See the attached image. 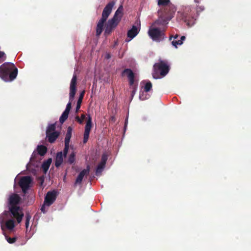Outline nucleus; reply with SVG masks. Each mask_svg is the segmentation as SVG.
<instances>
[{"label": "nucleus", "mask_w": 251, "mask_h": 251, "mask_svg": "<svg viewBox=\"0 0 251 251\" xmlns=\"http://www.w3.org/2000/svg\"><path fill=\"white\" fill-rule=\"evenodd\" d=\"M203 6L195 8L191 6L183 7L181 11L177 12V18L183 21L188 26L193 25L199 17V13L203 11Z\"/></svg>", "instance_id": "f257e3e1"}, {"label": "nucleus", "mask_w": 251, "mask_h": 251, "mask_svg": "<svg viewBox=\"0 0 251 251\" xmlns=\"http://www.w3.org/2000/svg\"><path fill=\"white\" fill-rule=\"evenodd\" d=\"M21 200L20 196L16 194H12L9 197L8 202L9 204V210L11 214L16 218L17 221L20 223L24 216V213L20 207L17 206Z\"/></svg>", "instance_id": "f03ea898"}, {"label": "nucleus", "mask_w": 251, "mask_h": 251, "mask_svg": "<svg viewBox=\"0 0 251 251\" xmlns=\"http://www.w3.org/2000/svg\"><path fill=\"white\" fill-rule=\"evenodd\" d=\"M18 74V69L13 63L6 62L0 66V77L5 81H12Z\"/></svg>", "instance_id": "7ed1b4c3"}, {"label": "nucleus", "mask_w": 251, "mask_h": 251, "mask_svg": "<svg viewBox=\"0 0 251 251\" xmlns=\"http://www.w3.org/2000/svg\"><path fill=\"white\" fill-rule=\"evenodd\" d=\"M157 4L159 6H168L169 7L170 10L167 15L160 17L155 22L157 25H166L174 17L176 9L173 5H171L170 0H158Z\"/></svg>", "instance_id": "20e7f679"}, {"label": "nucleus", "mask_w": 251, "mask_h": 251, "mask_svg": "<svg viewBox=\"0 0 251 251\" xmlns=\"http://www.w3.org/2000/svg\"><path fill=\"white\" fill-rule=\"evenodd\" d=\"M123 6L120 5L115 12L113 17L108 21L104 30L105 35L109 34L118 25L123 16Z\"/></svg>", "instance_id": "39448f33"}, {"label": "nucleus", "mask_w": 251, "mask_h": 251, "mask_svg": "<svg viewBox=\"0 0 251 251\" xmlns=\"http://www.w3.org/2000/svg\"><path fill=\"white\" fill-rule=\"evenodd\" d=\"M114 4L115 2L114 1H110L104 8L102 13L101 18L99 21L97 25V36H99L101 33L104 24L106 21L108 16L110 14Z\"/></svg>", "instance_id": "423d86ee"}, {"label": "nucleus", "mask_w": 251, "mask_h": 251, "mask_svg": "<svg viewBox=\"0 0 251 251\" xmlns=\"http://www.w3.org/2000/svg\"><path fill=\"white\" fill-rule=\"evenodd\" d=\"M169 67L167 63L164 61H160L153 66L152 77L154 79H158L164 77L169 72Z\"/></svg>", "instance_id": "0eeeda50"}, {"label": "nucleus", "mask_w": 251, "mask_h": 251, "mask_svg": "<svg viewBox=\"0 0 251 251\" xmlns=\"http://www.w3.org/2000/svg\"><path fill=\"white\" fill-rule=\"evenodd\" d=\"M76 75L74 74L72 78L70 86L69 100L70 101L67 103L64 111L69 113L71 108V101H72L75 97L76 93Z\"/></svg>", "instance_id": "6e6552de"}, {"label": "nucleus", "mask_w": 251, "mask_h": 251, "mask_svg": "<svg viewBox=\"0 0 251 251\" xmlns=\"http://www.w3.org/2000/svg\"><path fill=\"white\" fill-rule=\"evenodd\" d=\"M123 76L126 75L129 81V84L132 87L131 93V99L133 98L137 90V85H134L135 81V75L133 71L130 69H125L122 72Z\"/></svg>", "instance_id": "1a4fd4ad"}, {"label": "nucleus", "mask_w": 251, "mask_h": 251, "mask_svg": "<svg viewBox=\"0 0 251 251\" xmlns=\"http://www.w3.org/2000/svg\"><path fill=\"white\" fill-rule=\"evenodd\" d=\"M148 34L150 38L153 41L159 42L165 38L164 34L158 28H151L148 31Z\"/></svg>", "instance_id": "9d476101"}, {"label": "nucleus", "mask_w": 251, "mask_h": 251, "mask_svg": "<svg viewBox=\"0 0 251 251\" xmlns=\"http://www.w3.org/2000/svg\"><path fill=\"white\" fill-rule=\"evenodd\" d=\"M58 136L59 132L55 131V125H49L46 130V137L48 141L50 143H53Z\"/></svg>", "instance_id": "9b49d317"}, {"label": "nucleus", "mask_w": 251, "mask_h": 251, "mask_svg": "<svg viewBox=\"0 0 251 251\" xmlns=\"http://www.w3.org/2000/svg\"><path fill=\"white\" fill-rule=\"evenodd\" d=\"M140 21L137 20L132 28L128 30L127 33V37L129 39H126V42H129L133 39L139 32L140 30Z\"/></svg>", "instance_id": "f8f14e48"}, {"label": "nucleus", "mask_w": 251, "mask_h": 251, "mask_svg": "<svg viewBox=\"0 0 251 251\" xmlns=\"http://www.w3.org/2000/svg\"><path fill=\"white\" fill-rule=\"evenodd\" d=\"M32 181V179L30 176H25L21 178L19 181V185L24 193H25L29 189L31 186Z\"/></svg>", "instance_id": "ddd939ff"}, {"label": "nucleus", "mask_w": 251, "mask_h": 251, "mask_svg": "<svg viewBox=\"0 0 251 251\" xmlns=\"http://www.w3.org/2000/svg\"><path fill=\"white\" fill-rule=\"evenodd\" d=\"M57 196V193L55 190L48 192L45 196L44 201L45 204L47 205L48 207L50 206L56 200Z\"/></svg>", "instance_id": "4468645a"}, {"label": "nucleus", "mask_w": 251, "mask_h": 251, "mask_svg": "<svg viewBox=\"0 0 251 251\" xmlns=\"http://www.w3.org/2000/svg\"><path fill=\"white\" fill-rule=\"evenodd\" d=\"M4 213L0 215V224L1 228L2 230H4V228L8 229H12L15 225L13 219H9L6 221H5L4 218L3 217Z\"/></svg>", "instance_id": "2eb2a0df"}, {"label": "nucleus", "mask_w": 251, "mask_h": 251, "mask_svg": "<svg viewBox=\"0 0 251 251\" xmlns=\"http://www.w3.org/2000/svg\"><path fill=\"white\" fill-rule=\"evenodd\" d=\"M92 128V119L91 117L89 116L88 120L86 123L85 126V131L84 133L83 137V143L85 144L88 140L89 137V134Z\"/></svg>", "instance_id": "dca6fc26"}, {"label": "nucleus", "mask_w": 251, "mask_h": 251, "mask_svg": "<svg viewBox=\"0 0 251 251\" xmlns=\"http://www.w3.org/2000/svg\"><path fill=\"white\" fill-rule=\"evenodd\" d=\"M37 152L34 151L30 158V161H33L36 157V155L39 154L41 156H44L47 152V149L43 145H39L37 148Z\"/></svg>", "instance_id": "f3484780"}, {"label": "nucleus", "mask_w": 251, "mask_h": 251, "mask_svg": "<svg viewBox=\"0 0 251 251\" xmlns=\"http://www.w3.org/2000/svg\"><path fill=\"white\" fill-rule=\"evenodd\" d=\"M179 36L177 34L175 35H172L169 37L170 40H172V39L174 40L172 41V45L174 46L176 48H177L178 45H181L183 44V41L185 39V36H182L180 39H178Z\"/></svg>", "instance_id": "a211bd4d"}, {"label": "nucleus", "mask_w": 251, "mask_h": 251, "mask_svg": "<svg viewBox=\"0 0 251 251\" xmlns=\"http://www.w3.org/2000/svg\"><path fill=\"white\" fill-rule=\"evenodd\" d=\"M90 172V166L88 165L86 169L83 170L81 171L79 175H78L75 181V185H76L77 184H81V182L83 180V178L85 176H87L89 175Z\"/></svg>", "instance_id": "6ab92c4d"}, {"label": "nucleus", "mask_w": 251, "mask_h": 251, "mask_svg": "<svg viewBox=\"0 0 251 251\" xmlns=\"http://www.w3.org/2000/svg\"><path fill=\"white\" fill-rule=\"evenodd\" d=\"M63 153L62 151L57 152L55 159V165L58 167L60 166L63 162Z\"/></svg>", "instance_id": "aec40b11"}, {"label": "nucleus", "mask_w": 251, "mask_h": 251, "mask_svg": "<svg viewBox=\"0 0 251 251\" xmlns=\"http://www.w3.org/2000/svg\"><path fill=\"white\" fill-rule=\"evenodd\" d=\"M72 128L71 126H69L67 128V133L65 135L64 143L65 144H69L72 136Z\"/></svg>", "instance_id": "412c9836"}, {"label": "nucleus", "mask_w": 251, "mask_h": 251, "mask_svg": "<svg viewBox=\"0 0 251 251\" xmlns=\"http://www.w3.org/2000/svg\"><path fill=\"white\" fill-rule=\"evenodd\" d=\"M51 161L52 160L51 158H49L43 163L42 165V168L45 173H46L48 170L51 163Z\"/></svg>", "instance_id": "4be33fe9"}, {"label": "nucleus", "mask_w": 251, "mask_h": 251, "mask_svg": "<svg viewBox=\"0 0 251 251\" xmlns=\"http://www.w3.org/2000/svg\"><path fill=\"white\" fill-rule=\"evenodd\" d=\"M148 92H145V91L141 89L139 94V99L141 100H144L149 99L151 97V95Z\"/></svg>", "instance_id": "5701e85b"}, {"label": "nucleus", "mask_w": 251, "mask_h": 251, "mask_svg": "<svg viewBox=\"0 0 251 251\" xmlns=\"http://www.w3.org/2000/svg\"><path fill=\"white\" fill-rule=\"evenodd\" d=\"M85 92H82L79 95V98L77 101V104L76 106V111L77 112L80 108L81 104L82 101V99L84 97Z\"/></svg>", "instance_id": "b1692460"}, {"label": "nucleus", "mask_w": 251, "mask_h": 251, "mask_svg": "<svg viewBox=\"0 0 251 251\" xmlns=\"http://www.w3.org/2000/svg\"><path fill=\"white\" fill-rule=\"evenodd\" d=\"M105 166V164L100 163L96 168V175L97 176H99L100 174V173L102 172L103 170L104 169Z\"/></svg>", "instance_id": "393cba45"}, {"label": "nucleus", "mask_w": 251, "mask_h": 251, "mask_svg": "<svg viewBox=\"0 0 251 251\" xmlns=\"http://www.w3.org/2000/svg\"><path fill=\"white\" fill-rule=\"evenodd\" d=\"M75 152L73 151L71 153V154L69 155L67 162L69 163L70 164H72L74 163H75Z\"/></svg>", "instance_id": "a878e982"}, {"label": "nucleus", "mask_w": 251, "mask_h": 251, "mask_svg": "<svg viewBox=\"0 0 251 251\" xmlns=\"http://www.w3.org/2000/svg\"><path fill=\"white\" fill-rule=\"evenodd\" d=\"M152 88V84L150 81H148L146 82V84L143 88V90L145 91V92H150Z\"/></svg>", "instance_id": "bb28decb"}, {"label": "nucleus", "mask_w": 251, "mask_h": 251, "mask_svg": "<svg viewBox=\"0 0 251 251\" xmlns=\"http://www.w3.org/2000/svg\"><path fill=\"white\" fill-rule=\"evenodd\" d=\"M69 113L64 111L60 117L59 121L61 123H63L68 118Z\"/></svg>", "instance_id": "cd10ccee"}, {"label": "nucleus", "mask_w": 251, "mask_h": 251, "mask_svg": "<svg viewBox=\"0 0 251 251\" xmlns=\"http://www.w3.org/2000/svg\"><path fill=\"white\" fill-rule=\"evenodd\" d=\"M31 217L29 214L26 215V216H25L26 220H25V227H26V230L28 229V226L29 225V221L31 219Z\"/></svg>", "instance_id": "c85d7f7f"}, {"label": "nucleus", "mask_w": 251, "mask_h": 251, "mask_svg": "<svg viewBox=\"0 0 251 251\" xmlns=\"http://www.w3.org/2000/svg\"><path fill=\"white\" fill-rule=\"evenodd\" d=\"M69 148V144H65L64 149L63 150V151H62L63 153V155L64 157H66Z\"/></svg>", "instance_id": "c756f323"}, {"label": "nucleus", "mask_w": 251, "mask_h": 251, "mask_svg": "<svg viewBox=\"0 0 251 251\" xmlns=\"http://www.w3.org/2000/svg\"><path fill=\"white\" fill-rule=\"evenodd\" d=\"M107 160V155L106 154H103L102 155L101 159V161H100V163L105 165Z\"/></svg>", "instance_id": "7c9ffc66"}, {"label": "nucleus", "mask_w": 251, "mask_h": 251, "mask_svg": "<svg viewBox=\"0 0 251 251\" xmlns=\"http://www.w3.org/2000/svg\"><path fill=\"white\" fill-rule=\"evenodd\" d=\"M6 59V55L3 51H0V63Z\"/></svg>", "instance_id": "2f4dec72"}, {"label": "nucleus", "mask_w": 251, "mask_h": 251, "mask_svg": "<svg viewBox=\"0 0 251 251\" xmlns=\"http://www.w3.org/2000/svg\"><path fill=\"white\" fill-rule=\"evenodd\" d=\"M7 241L10 244L13 243L16 241V238H10L7 236H5Z\"/></svg>", "instance_id": "473e14b6"}, {"label": "nucleus", "mask_w": 251, "mask_h": 251, "mask_svg": "<svg viewBox=\"0 0 251 251\" xmlns=\"http://www.w3.org/2000/svg\"><path fill=\"white\" fill-rule=\"evenodd\" d=\"M47 207V205L45 204V202H44L43 204L42 205L41 208V210L42 212L43 213H46L47 211V209L46 207Z\"/></svg>", "instance_id": "72a5a7b5"}, {"label": "nucleus", "mask_w": 251, "mask_h": 251, "mask_svg": "<svg viewBox=\"0 0 251 251\" xmlns=\"http://www.w3.org/2000/svg\"><path fill=\"white\" fill-rule=\"evenodd\" d=\"M76 119L77 121L79 124H82L83 123V119L79 118V117H78V116L76 117Z\"/></svg>", "instance_id": "f704fd0d"}, {"label": "nucleus", "mask_w": 251, "mask_h": 251, "mask_svg": "<svg viewBox=\"0 0 251 251\" xmlns=\"http://www.w3.org/2000/svg\"><path fill=\"white\" fill-rule=\"evenodd\" d=\"M110 54L109 53H106V55H105V58L106 59H109V58H110Z\"/></svg>", "instance_id": "c9c22d12"}, {"label": "nucleus", "mask_w": 251, "mask_h": 251, "mask_svg": "<svg viewBox=\"0 0 251 251\" xmlns=\"http://www.w3.org/2000/svg\"><path fill=\"white\" fill-rule=\"evenodd\" d=\"M85 118V115L84 114H82L81 116V119H83V120H84Z\"/></svg>", "instance_id": "e433bc0d"}, {"label": "nucleus", "mask_w": 251, "mask_h": 251, "mask_svg": "<svg viewBox=\"0 0 251 251\" xmlns=\"http://www.w3.org/2000/svg\"><path fill=\"white\" fill-rule=\"evenodd\" d=\"M127 119H126L125 120V128L126 127V126H127Z\"/></svg>", "instance_id": "4c0bfd02"}, {"label": "nucleus", "mask_w": 251, "mask_h": 251, "mask_svg": "<svg viewBox=\"0 0 251 251\" xmlns=\"http://www.w3.org/2000/svg\"><path fill=\"white\" fill-rule=\"evenodd\" d=\"M194 1H195V3H199L200 2L199 0H194Z\"/></svg>", "instance_id": "58836bf2"}]
</instances>
